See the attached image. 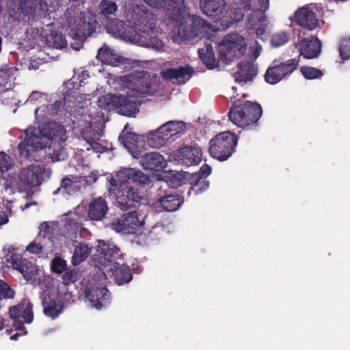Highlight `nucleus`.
I'll list each match as a JSON object with an SVG mask.
<instances>
[{
	"mask_svg": "<svg viewBox=\"0 0 350 350\" xmlns=\"http://www.w3.org/2000/svg\"><path fill=\"white\" fill-rule=\"evenodd\" d=\"M190 17L189 8L183 4L167 11V25L170 26L174 35L185 40H191L202 36L208 28V23L200 16L193 15L191 24L187 25V21Z\"/></svg>",
	"mask_w": 350,
	"mask_h": 350,
	"instance_id": "f257e3e1",
	"label": "nucleus"
},
{
	"mask_svg": "<svg viewBox=\"0 0 350 350\" xmlns=\"http://www.w3.org/2000/svg\"><path fill=\"white\" fill-rule=\"evenodd\" d=\"M64 16L70 28L69 34L74 41L70 42L71 47L79 51L86 38L96 31V16L91 12L84 13L72 6L66 10Z\"/></svg>",
	"mask_w": 350,
	"mask_h": 350,
	"instance_id": "f03ea898",
	"label": "nucleus"
},
{
	"mask_svg": "<svg viewBox=\"0 0 350 350\" xmlns=\"http://www.w3.org/2000/svg\"><path fill=\"white\" fill-rule=\"evenodd\" d=\"M109 191L116 196L118 206L122 211L136 208L148 201L137 188L125 182L112 183L111 178L109 180Z\"/></svg>",
	"mask_w": 350,
	"mask_h": 350,
	"instance_id": "7ed1b4c3",
	"label": "nucleus"
},
{
	"mask_svg": "<svg viewBox=\"0 0 350 350\" xmlns=\"http://www.w3.org/2000/svg\"><path fill=\"white\" fill-rule=\"evenodd\" d=\"M121 81L129 90L133 97H144L153 94L158 88L156 77L146 71H135L121 78Z\"/></svg>",
	"mask_w": 350,
	"mask_h": 350,
	"instance_id": "20e7f679",
	"label": "nucleus"
},
{
	"mask_svg": "<svg viewBox=\"0 0 350 350\" xmlns=\"http://www.w3.org/2000/svg\"><path fill=\"white\" fill-rule=\"evenodd\" d=\"M262 114L261 105L256 102L250 101L232 107L228 111L229 120L243 129L256 126Z\"/></svg>",
	"mask_w": 350,
	"mask_h": 350,
	"instance_id": "39448f33",
	"label": "nucleus"
},
{
	"mask_svg": "<svg viewBox=\"0 0 350 350\" xmlns=\"http://www.w3.org/2000/svg\"><path fill=\"white\" fill-rule=\"evenodd\" d=\"M238 139V136L229 131L217 134L209 142L210 155L219 161L228 160L235 152Z\"/></svg>",
	"mask_w": 350,
	"mask_h": 350,
	"instance_id": "423d86ee",
	"label": "nucleus"
},
{
	"mask_svg": "<svg viewBox=\"0 0 350 350\" xmlns=\"http://www.w3.org/2000/svg\"><path fill=\"white\" fill-rule=\"evenodd\" d=\"M247 43L244 37L237 33L226 35L219 45L218 57L226 64H230L233 59L246 52Z\"/></svg>",
	"mask_w": 350,
	"mask_h": 350,
	"instance_id": "0eeeda50",
	"label": "nucleus"
},
{
	"mask_svg": "<svg viewBox=\"0 0 350 350\" xmlns=\"http://www.w3.org/2000/svg\"><path fill=\"white\" fill-rule=\"evenodd\" d=\"M298 66L296 59H291L284 62L274 60L267 68L265 74V80L267 83L274 85L291 75Z\"/></svg>",
	"mask_w": 350,
	"mask_h": 350,
	"instance_id": "6e6552de",
	"label": "nucleus"
},
{
	"mask_svg": "<svg viewBox=\"0 0 350 350\" xmlns=\"http://www.w3.org/2000/svg\"><path fill=\"white\" fill-rule=\"evenodd\" d=\"M50 175L49 170L40 165H29L21 170L18 178L25 186L33 188L46 181Z\"/></svg>",
	"mask_w": 350,
	"mask_h": 350,
	"instance_id": "1a4fd4ad",
	"label": "nucleus"
},
{
	"mask_svg": "<svg viewBox=\"0 0 350 350\" xmlns=\"http://www.w3.org/2000/svg\"><path fill=\"white\" fill-rule=\"evenodd\" d=\"M33 305L28 301H23L9 309V315L13 320V324L16 330L25 329L24 323H30L33 319Z\"/></svg>",
	"mask_w": 350,
	"mask_h": 350,
	"instance_id": "9d476101",
	"label": "nucleus"
},
{
	"mask_svg": "<svg viewBox=\"0 0 350 350\" xmlns=\"http://www.w3.org/2000/svg\"><path fill=\"white\" fill-rule=\"evenodd\" d=\"M149 23L148 28L144 30V26L142 21H137L136 25L137 28L142 31V40H135L136 42H141L142 44L146 47H150L157 51H161L164 48L163 41L159 38L158 33L159 29L157 27L155 29V22L152 18L148 19Z\"/></svg>",
	"mask_w": 350,
	"mask_h": 350,
	"instance_id": "9b49d317",
	"label": "nucleus"
},
{
	"mask_svg": "<svg viewBox=\"0 0 350 350\" xmlns=\"http://www.w3.org/2000/svg\"><path fill=\"white\" fill-rule=\"evenodd\" d=\"M143 221L138 217L137 211H130L124 214L116 221L111 224L112 230L124 234H134L138 227L142 226Z\"/></svg>",
	"mask_w": 350,
	"mask_h": 350,
	"instance_id": "f8f14e48",
	"label": "nucleus"
},
{
	"mask_svg": "<svg viewBox=\"0 0 350 350\" xmlns=\"http://www.w3.org/2000/svg\"><path fill=\"white\" fill-rule=\"evenodd\" d=\"M84 294L93 307L100 309L109 299L110 293L105 286L89 281L84 287Z\"/></svg>",
	"mask_w": 350,
	"mask_h": 350,
	"instance_id": "ddd939ff",
	"label": "nucleus"
},
{
	"mask_svg": "<svg viewBox=\"0 0 350 350\" xmlns=\"http://www.w3.org/2000/svg\"><path fill=\"white\" fill-rule=\"evenodd\" d=\"M55 126V124H49L47 128H42L38 131L33 130L31 132L27 130L25 139L29 145L31 146V149L35 151L38 149L44 148L46 145L42 142V138L39 134L47 139H53L57 135L56 130L54 131V126Z\"/></svg>",
	"mask_w": 350,
	"mask_h": 350,
	"instance_id": "4468645a",
	"label": "nucleus"
},
{
	"mask_svg": "<svg viewBox=\"0 0 350 350\" xmlns=\"http://www.w3.org/2000/svg\"><path fill=\"white\" fill-rule=\"evenodd\" d=\"M202 151L196 146H185L176 152H173L171 157L183 165L189 167L198 165L202 160Z\"/></svg>",
	"mask_w": 350,
	"mask_h": 350,
	"instance_id": "2eb2a0df",
	"label": "nucleus"
},
{
	"mask_svg": "<svg viewBox=\"0 0 350 350\" xmlns=\"http://www.w3.org/2000/svg\"><path fill=\"white\" fill-rule=\"evenodd\" d=\"M7 262L13 269L20 272L26 280L35 278L36 271L34 267L26 259L23 258L21 254L14 253L7 257Z\"/></svg>",
	"mask_w": 350,
	"mask_h": 350,
	"instance_id": "dca6fc26",
	"label": "nucleus"
},
{
	"mask_svg": "<svg viewBox=\"0 0 350 350\" xmlns=\"http://www.w3.org/2000/svg\"><path fill=\"white\" fill-rule=\"evenodd\" d=\"M130 180L141 185H147L150 183V178L141 170L130 167L120 170L115 176L111 177L112 183L125 182L129 183Z\"/></svg>",
	"mask_w": 350,
	"mask_h": 350,
	"instance_id": "f3484780",
	"label": "nucleus"
},
{
	"mask_svg": "<svg viewBox=\"0 0 350 350\" xmlns=\"http://www.w3.org/2000/svg\"><path fill=\"white\" fill-rule=\"evenodd\" d=\"M152 18L155 22V29L157 28V18L154 14L150 12L148 10L146 9L144 5H136L133 8V15H132V21L133 25H131L133 33L136 34V39L134 40H142V31H139L138 28H137L136 23L137 21H142L144 26V30L148 28L149 23H148V19H150Z\"/></svg>",
	"mask_w": 350,
	"mask_h": 350,
	"instance_id": "a211bd4d",
	"label": "nucleus"
},
{
	"mask_svg": "<svg viewBox=\"0 0 350 350\" xmlns=\"http://www.w3.org/2000/svg\"><path fill=\"white\" fill-rule=\"evenodd\" d=\"M225 0H200V8L203 14L217 21L224 16L226 13Z\"/></svg>",
	"mask_w": 350,
	"mask_h": 350,
	"instance_id": "6ab92c4d",
	"label": "nucleus"
},
{
	"mask_svg": "<svg viewBox=\"0 0 350 350\" xmlns=\"http://www.w3.org/2000/svg\"><path fill=\"white\" fill-rule=\"evenodd\" d=\"M18 9L25 16L38 17H45L49 10L47 3L42 0H23Z\"/></svg>",
	"mask_w": 350,
	"mask_h": 350,
	"instance_id": "aec40b11",
	"label": "nucleus"
},
{
	"mask_svg": "<svg viewBox=\"0 0 350 350\" xmlns=\"http://www.w3.org/2000/svg\"><path fill=\"white\" fill-rule=\"evenodd\" d=\"M294 21L299 26L313 30L319 25V19L315 13L309 8H299L294 14Z\"/></svg>",
	"mask_w": 350,
	"mask_h": 350,
	"instance_id": "412c9836",
	"label": "nucleus"
},
{
	"mask_svg": "<svg viewBox=\"0 0 350 350\" xmlns=\"http://www.w3.org/2000/svg\"><path fill=\"white\" fill-rule=\"evenodd\" d=\"M140 163L144 170L150 172H160L163 170L166 163L163 157L157 152L144 153L142 150V156H139Z\"/></svg>",
	"mask_w": 350,
	"mask_h": 350,
	"instance_id": "4be33fe9",
	"label": "nucleus"
},
{
	"mask_svg": "<svg viewBox=\"0 0 350 350\" xmlns=\"http://www.w3.org/2000/svg\"><path fill=\"white\" fill-rule=\"evenodd\" d=\"M108 205L102 197L94 198L90 203L88 210V217L91 221H102L108 212Z\"/></svg>",
	"mask_w": 350,
	"mask_h": 350,
	"instance_id": "5701e85b",
	"label": "nucleus"
},
{
	"mask_svg": "<svg viewBox=\"0 0 350 350\" xmlns=\"http://www.w3.org/2000/svg\"><path fill=\"white\" fill-rule=\"evenodd\" d=\"M300 55L307 59L317 57L321 53V43L315 37L302 39L299 42Z\"/></svg>",
	"mask_w": 350,
	"mask_h": 350,
	"instance_id": "b1692460",
	"label": "nucleus"
},
{
	"mask_svg": "<svg viewBox=\"0 0 350 350\" xmlns=\"http://www.w3.org/2000/svg\"><path fill=\"white\" fill-rule=\"evenodd\" d=\"M257 73L258 68L252 62L243 60L238 64V71L234 73V77L239 82L252 81Z\"/></svg>",
	"mask_w": 350,
	"mask_h": 350,
	"instance_id": "393cba45",
	"label": "nucleus"
},
{
	"mask_svg": "<svg viewBox=\"0 0 350 350\" xmlns=\"http://www.w3.org/2000/svg\"><path fill=\"white\" fill-rule=\"evenodd\" d=\"M109 28L111 32L116 37L122 38L134 41L136 39V34L132 29L131 25H126L125 23L120 19H113L109 23Z\"/></svg>",
	"mask_w": 350,
	"mask_h": 350,
	"instance_id": "a878e982",
	"label": "nucleus"
},
{
	"mask_svg": "<svg viewBox=\"0 0 350 350\" xmlns=\"http://www.w3.org/2000/svg\"><path fill=\"white\" fill-rule=\"evenodd\" d=\"M193 73V68L190 65L180 66L177 68H167L161 72L163 79H186L189 80Z\"/></svg>",
	"mask_w": 350,
	"mask_h": 350,
	"instance_id": "bb28decb",
	"label": "nucleus"
},
{
	"mask_svg": "<svg viewBox=\"0 0 350 350\" xmlns=\"http://www.w3.org/2000/svg\"><path fill=\"white\" fill-rule=\"evenodd\" d=\"M138 135L131 132L122 131L119 136V141L128 149L133 158L139 159L142 156V148L137 145Z\"/></svg>",
	"mask_w": 350,
	"mask_h": 350,
	"instance_id": "cd10ccee",
	"label": "nucleus"
},
{
	"mask_svg": "<svg viewBox=\"0 0 350 350\" xmlns=\"http://www.w3.org/2000/svg\"><path fill=\"white\" fill-rule=\"evenodd\" d=\"M183 202V198L180 195L174 193L166 194L164 196L159 198L157 203L165 211L173 212L178 210Z\"/></svg>",
	"mask_w": 350,
	"mask_h": 350,
	"instance_id": "c85d7f7f",
	"label": "nucleus"
},
{
	"mask_svg": "<svg viewBox=\"0 0 350 350\" xmlns=\"http://www.w3.org/2000/svg\"><path fill=\"white\" fill-rule=\"evenodd\" d=\"M43 313L52 319L57 318L62 312L63 306L61 302L55 299H51L49 295H44L42 299Z\"/></svg>",
	"mask_w": 350,
	"mask_h": 350,
	"instance_id": "c756f323",
	"label": "nucleus"
},
{
	"mask_svg": "<svg viewBox=\"0 0 350 350\" xmlns=\"http://www.w3.org/2000/svg\"><path fill=\"white\" fill-rule=\"evenodd\" d=\"M110 270L112 271L116 284L119 286L129 283L133 279L130 267L124 264L113 265L110 267Z\"/></svg>",
	"mask_w": 350,
	"mask_h": 350,
	"instance_id": "7c9ffc66",
	"label": "nucleus"
},
{
	"mask_svg": "<svg viewBox=\"0 0 350 350\" xmlns=\"http://www.w3.org/2000/svg\"><path fill=\"white\" fill-rule=\"evenodd\" d=\"M131 96H123L120 94V102L118 104L117 109L118 113L122 116L131 117L138 112L137 105L135 100L131 98Z\"/></svg>",
	"mask_w": 350,
	"mask_h": 350,
	"instance_id": "2f4dec72",
	"label": "nucleus"
},
{
	"mask_svg": "<svg viewBox=\"0 0 350 350\" xmlns=\"http://www.w3.org/2000/svg\"><path fill=\"white\" fill-rule=\"evenodd\" d=\"M78 190L79 188L76 183L69 176H64L60 180L59 187L53 192V195L72 196Z\"/></svg>",
	"mask_w": 350,
	"mask_h": 350,
	"instance_id": "473e14b6",
	"label": "nucleus"
},
{
	"mask_svg": "<svg viewBox=\"0 0 350 350\" xmlns=\"http://www.w3.org/2000/svg\"><path fill=\"white\" fill-rule=\"evenodd\" d=\"M17 68L8 64L0 68V87L9 89L12 86V81L14 79V75Z\"/></svg>",
	"mask_w": 350,
	"mask_h": 350,
	"instance_id": "72a5a7b5",
	"label": "nucleus"
},
{
	"mask_svg": "<svg viewBox=\"0 0 350 350\" xmlns=\"http://www.w3.org/2000/svg\"><path fill=\"white\" fill-rule=\"evenodd\" d=\"M96 57L102 63L113 66H118V64L121 62L120 57L114 53L113 51L109 48L99 49Z\"/></svg>",
	"mask_w": 350,
	"mask_h": 350,
	"instance_id": "f704fd0d",
	"label": "nucleus"
},
{
	"mask_svg": "<svg viewBox=\"0 0 350 350\" xmlns=\"http://www.w3.org/2000/svg\"><path fill=\"white\" fill-rule=\"evenodd\" d=\"M150 7L156 9L165 8V21L167 23V11L168 9H174L183 4L185 0H144Z\"/></svg>",
	"mask_w": 350,
	"mask_h": 350,
	"instance_id": "c9c22d12",
	"label": "nucleus"
},
{
	"mask_svg": "<svg viewBox=\"0 0 350 350\" xmlns=\"http://www.w3.org/2000/svg\"><path fill=\"white\" fill-rule=\"evenodd\" d=\"M190 181L191 188L188 192L189 195L202 193L209 187V182L198 174H193Z\"/></svg>",
	"mask_w": 350,
	"mask_h": 350,
	"instance_id": "e433bc0d",
	"label": "nucleus"
},
{
	"mask_svg": "<svg viewBox=\"0 0 350 350\" xmlns=\"http://www.w3.org/2000/svg\"><path fill=\"white\" fill-rule=\"evenodd\" d=\"M92 247L88 246L85 243H79L74 250L73 255L72 256V263L74 266L79 265L82 262L85 260L91 253Z\"/></svg>",
	"mask_w": 350,
	"mask_h": 350,
	"instance_id": "4c0bfd02",
	"label": "nucleus"
},
{
	"mask_svg": "<svg viewBox=\"0 0 350 350\" xmlns=\"http://www.w3.org/2000/svg\"><path fill=\"white\" fill-rule=\"evenodd\" d=\"M101 254L103 255L105 261H108L111 264V267L113 265H119L117 260L122 256L120 249L116 245H104L101 249Z\"/></svg>",
	"mask_w": 350,
	"mask_h": 350,
	"instance_id": "58836bf2",
	"label": "nucleus"
},
{
	"mask_svg": "<svg viewBox=\"0 0 350 350\" xmlns=\"http://www.w3.org/2000/svg\"><path fill=\"white\" fill-rule=\"evenodd\" d=\"M120 95L106 94L98 98L97 100L98 106L106 111L117 109V106L120 102Z\"/></svg>",
	"mask_w": 350,
	"mask_h": 350,
	"instance_id": "ea45409f",
	"label": "nucleus"
},
{
	"mask_svg": "<svg viewBox=\"0 0 350 350\" xmlns=\"http://www.w3.org/2000/svg\"><path fill=\"white\" fill-rule=\"evenodd\" d=\"M198 54L203 64H204L208 69H213L217 66L218 62L215 57L212 47H208L206 51L203 49H199Z\"/></svg>",
	"mask_w": 350,
	"mask_h": 350,
	"instance_id": "a19ab883",
	"label": "nucleus"
},
{
	"mask_svg": "<svg viewBox=\"0 0 350 350\" xmlns=\"http://www.w3.org/2000/svg\"><path fill=\"white\" fill-rule=\"evenodd\" d=\"M148 145L154 148L163 147L167 142L158 128L156 131H150L146 136Z\"/></svg>",
	"mask_w": 350,
	"mask_h": 350,
	"instance_id": "79ce46f5",
	"label": "nucleus"
},
{
	"mask_svg": "<svg viewBox=\"0 0 350 350\" xmlns=\"http://www.w3.org/2000/svg\"><path fill=\"white\" fill-rule=\"evenodd\" d=\"M266 18L265 12L263 10L256 9L248 16V22L251 28H256V26L263 25Z\"/></svg>",
	"mask_w": 350,
	"mask_h": 350,
	"instance_id": "37998d69",
	"label": "nucleus"
},
{
	"mask_svg": "<svg viewBox=\"0 0 350 350\" xmlns=\"http://www.w3.org/2000/svg\"><path fill=\"white\" fill-rule=\"evenodd\" d=\"M48 41L51 44V46L55 49H63L67 46V40L65 36L62 34L55 33L51 34Z\"/></svg>",
	"mask_w": 350,
	"mask_h": 350,
	"instance_id": "c03bdc74",
	"label": "nucleus"
},
{
	"mask_svg": "<svg viewBox=\"0 0 350 350\" xmlns=\"http://www.w3.org/2000/svg\"><path fill=\"white\" fill-rule=\"evenodd\" d=\"M301 72L307 79H315L323 75V72L313 67L303 66L301 68Z\"/></svg>",
	"mask_w": 350,
	"mask_h": 350,
	"instance_id": "a18cd8bd",
	"label": "nucleus"
},
{
	"mask_svg": "<svg viewBox=\"0 0 350 350\" xmlns=\"http://www.w3.org/2000/svg\"><path fill=\"white\" fill-rule=\"evenodd\" d=\"M44 244L42 243L41 238L37 237L33 241L30 243L26 247V251L30 254H40L42 253Z\"/></svg>",
	"mask_w": 350,
	"mask_h": 350,
	"instance_id": "49530a36",
	"label": "nucleus"
},
{
	"mask_svg": "<svg viewBox=\"0 0 350 350\" xmlns=\"http://www.w3.org/2000/svg\"><path fill=\"white\" fill-rule=\"evenodd\" d=\"M66 261L61 257H55L51 263V270L55 273H62L66 270Z\"/></svg>",
	"mask_w": 350,
	"mask_h": 350,
	"instance_id": "de8ad7c7",
	"label": "nucleus"
},
{
	"mask_svg": "<svg viewBox=\"0 0 350 350\" xmlns=\"http://www.w3.org/2000/svg\"><path fill=\"white\" fill-rule=\"evenodd\" d=\"M99 9L103 14H111L117 10V5L110 0H102Z\"/></svg>",
	"mask_w": 350,
	"mask_h": 350,
	"instance_id": "09e8293b",
	"label": "nucleus"
},
{
	"mask_svg": "<svg viewBox=\"0 0 350 350\" xmlns=\"http://www.w3.org/2000/svg\"><path fill=\"white\" fill-rule=\"evenodd\" d=\"M40 231L38 237H42L44 239L47 238L52 241V234L55 232V228L51 226L49 222L44 221L40 225Z\"/></svg>",
	"mask_w": 350,
	"mask_h": 350,
	"instance_id": "8fccbe9b",
	"label": "nucleus"
},
{
	"mask_svg": "<svg viewBox=\"0 0 350 350\" xmlns=\"http://www.w3.org/2000/svg\"><path fill=\"white\" fill-rule=\"evenodd\" d=\"M340 55L342 59L350 58V38H342L339 47Z\"/></svg>",
	"mask_w": 350,
	"mask_h": 350,
	"instance_id": "3c124183",
	"label": "nucleus"
},
{
	"mask_svg": "<svg viewBox=\"0 0 350 350\" xmlns=\"http://www.w3.org/2000/svg\"><path fill=\"white\" fill-rule=\"evenodd\" d=\"M13 159L5 152H0V171L6 172L13 166Z\"/></svg>",
	"mask_w": 350,
	"mask_h": 350,
	"instance_id": "603ef678",
	"label": "nucleus"
},
{
	"mask_svg": "<svg viewBox=\"0 0 350 350\" xmlns=\"http://www.w3.org/2000/svg\"><path fill=\"white\" fill-rule=\"evenodd\" d=\"M79 279V274L75 269H66L62 275V281L65 285L75 282Z\"/></svg>",
	"mask_w": 350,
	"mask_h": 350,
	"instance_id": "864d4df0",
	"label": "nucleus"
},
{
	"mask_svg": "<svg viewBox=\"0 0 350 350\" xmlns=\"http://www.w3.org/2000/svg\"><path fill=\"white\" fill-rule=\"evenodd\" d=\"M288 41V35L285 32H280L272 36L271 43L273 46L280 47Z\"/></svg>",
	"mask_w": 350,
	"mask_h": 350,
	"instance_id": "5fc2aeb1",
	"label": "nucleus"
},
{
	"mask_svg": "<svg viewBox=\"0 0 350 350\" xmlns=\"http://www.w3.org/2000/svg\"><path fill=\"white\" fill-rule=\"evenodd\" d=\"M167 124L171 128V131L174 135L186 129V124L183 121L171 120L167 122Z\"/></svg>",
	"mask_w": 350,
	"mask_h": 350,
	"instance_id": "6e6d98bb",
	"label": "nucleus"
},
{
	"mask_svg": "<svg viewBox=\"0 0 350 350\" xmlns=\"http://www.w3.org/2000/svg\"><path fill=\"white\" fill-rule=\"evenodd\" d=\"M15 178L12 175L8 174V176L2 177V185L5 191H10L14 192L15 190Z\"/></svg>",
	"mask_w": 350,
	"mask_h": 350,
	"instance_id": "4d7b16f0",
	"label": "nucleus"
},
{
	"mask_svg": "<svg viewBox=\"0 0 350 350\" xmlns=\"http://www.w3.org/2000/svg\"><path fill=\"white\" fill-rule=\"evenodd\" d=\"M167 184L172 188H177L183 185V179L179 174H173L171 177L168 178Z\"/></svg>",
	"mask_w": 350,
	"mask_h": 350,
	"instance_id": "13d9d810",
	"label": "nucleus"
},
{
	"mask_svg": "<svg viewBox=\"0 0 350 350\" xmlns=\"http://www.w3.org/2000/svg\"><path fill=\"white\" fill-rule=\"evenodd\" d=\"M79 216L75 215L72 218L69 219L67 221L68 228H74L75 232L79 231L83 228V224L78 221Z\"/></svg>",
	"mask_w": 350,
	"mask_h": 350,
	"instance_id": "bf43d9fd",
	"label": "nucleus"
},
{
	"mask_svg": "<svg viewBox=\"0 0 350 350\" xmlns=\"http://www.w3.org/2000/svg\"><path fill=\"white\" fill-rule=\"evenodd\" d=\"M18 150L20 151L21 154L25 157H27L29 155L30 152L34 151L31 149V146L29 145L26 139L19 143Z\"/></svg>",
	"mask_w": 350,
	"mask_h": 350,
	"instance_id": "052dcab7",
	"label": "nucleus"
},
{
	"mask_svg": "<svg viewBox=\"0 0 350 350\" xmlns=\"http://www.w3.org/2000/svg\"><path fill=\"white\" fill-rule=\"evenodd\" d=\"M159 129L166 142L174 135L171 131V128L167 124V122L162 124Z\"/></svg>",
	"mask_w": 350,
	"mask_h": 350,
	"instance_id": "680f3d73",
	"label": "nucleus"
},
{
	"mask_svg": "<svg viewBox=\"0 0 350 350\" xmlns=\"http://www.w3.org/2000/svg\"><path fill=\"white\" fill-rule=\"evenodd\" d=\"M241 4L242 5L241 8H240L241 10V15L240 17L237 19L239 21L240 19H243L245 13L248 12L251 8H252V0H240Z\"/></svg>",
	"mask_w": 350,
	"mask_h": 350,
	"instance_id": "e2e57ef3",
	"label": "nucleus"
},
{
	"mask_svg": "<svg viewBox=\"0 0 350 350\" xmlns=\"http://www.w3.org/2000/svg\"><path fill=\"white\" fill-rule=\"evenodd\" d=\"M211 167L208 165L204 164L200 167V170L194 174H198L199 176H200V177H203V178L206 179V178L211 174Z\"/></svg>",
	"mask_w": 350,
	"mask_h": 350,
	"instance_id": "0e129e2a",
	"label": "nucleus"
},
{
	"mask_svg": "<svg viewBox=\"0 0 350 350\" xmlns=\"http://www.w3.org/2000/svg\"><path fill=\"white\" fill-rule=\"evenodd\" d=\"M258 4L260 5L259 9L266 12L269 6V0H258Z\"/></svg>",
	"mask_w": 350,
	"mask_h": 350,
	"instance_id": "69168bd1",
	"label": "nucleus"
},
{
	"mask_svg": "<svg viewBox=\"0 0 350 350\" xmlns=\"http://www.w3.org/2000/svg\"><path fill=\"white\" fill-rule=\"evenodd\" d=\"M8 217L7 213L3 211H0V225H3L8 223Z\"/></svg>",
	"mask_w": 350,
	"mask_h": 350,
	"instance_id": "338daca9",
	"label": "nucleus"
},
{
	"mask_svg": "<svg viewBox=\"0 0 350 350\" xmlns=\"http://www.w3.org/2000/svg\"><path fill=\"white\" fill-rule=\"evenodd\" d=\"M256 30V35L258 37H261L265 33V28L262 27V25L256 26L254 28Z\"/></svg>",
	"mask_w": 350,
	"mask_h": 350,
	"instance_id": "774afa93",
	"label": "nucleus"
}]
</instances>
